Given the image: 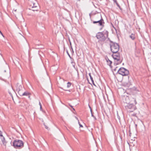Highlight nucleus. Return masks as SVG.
<instances>
[{
    "mask_svg": "<svg viewBox=\"0 0 151 151\" xmlns=\"http://www.w3.org/2000/svg\"><path fill=\"white\" fill-rule=\"evenodd\" d=\"M110 44L111 50L113 53L112 57L114 59V65L120 64L122 62V59L120 58L119 54L118 52L119 50V45L117 43L110 42Z\"/></svg>",
    "mask_w": 151,
    "mask_h": 151,
    "instance_id": "nucleus-1",
    "label": "nucleus"
},
{
    "mask_svg": "<svg viewBox=\"0 0 151 151\" xmlns=\"http://www.w3.org/2000/svg\"><path fill=\"white\" fill-rule=\"evenodd\" d=\"M108 32L104 31L103 32H99L96 35V37L99 41L101 42H104L108 37Z\"/></svg>",
    "mask_w": 151,
    "mask_h": 151,
    "instance_id": "nucleus-2",
    "label": "nucleus"
},
{
    "mask_svg": "<svg viewBox=\"0 0 151 151\" xmlns=\"http://www.w3.org/2000/svg\"><path fill=\"white\" fill-rule=\"evenodd\" d=\"M13 146L15 149H20L24 147V143L22 140L16 139L13 141Z\"/></svg>",
    "mask_w": 151,
    "mask_h": 151,
    "instance_id": "nucleus-3",
    "label": "nucleus"
},
{
    "mask_svg": "<svg viewBox=\"0 0 151 151\" xmlns=\"http://www.w3.org/2000/svg\"><path fill=\"white\" fill-rule=\"evenodd\" d=\"M96 18H98V19L96 21H93V24H96L97 23H98V24L99 26H101L102 27L100 29V30H101L102 28L104 27V20L102 17L101 16V14H99L96 16Z\"/></svg>",
    "mask_w": 151,
    "mask_h": 151,
    "instance_id": "nucleus-4",
    "label": "nucleus"
},
{
    "mask_svg": "<svg viewBox=\"0 0 151 151\" xmlns=\"http://www.w3.org/2000/svg\"><path fill=\"white\" fill-rule=\"evenodd\" d=\"M125 102L127 104L125 106V108L127 111L132 112L133 111L136 109V106L133 104H130L128 101H126Z\"/></svg>",
    "mask_w": 151,
    "mask_h": 151,
    "instance_id": "nucleus-5",
    "label": "nucleus"
},
{
    "mask_svg": "<svg viewBox=\"0 0 151 151\" xmlns=\"http://www.w3.org/2000/svg\"><path fill=\"white\" fill-rule=\"evenodd\" d=\"M29 9L35 11H38L40 9V7L38 4L37 3H34L31 2V3H29Z\"/></svg>",
    "mask_w": 151,
    "mask_h": 151,
    "instance_id": "nucleus-6",
    "label": "nucleus"
},
{
    "mask_svg": "<svg viewBox=\"0 0 151 151\" xmlns=\"http://www.w3.org/2000/svg\"><path fill=\"white\" fill-rule=\"evenodd\" d=\"M118 73L123 76H126L129 73V71L123 67L120 68L118 70Z\"/></svg>",
    "mask_w": 151,
    "mask_h": 151,
    "instance_id": "nucleus-7",
    "label": "nucleus"
},
{
    "mask_svg": "<svg viewBox=\"0 0 151 151\" xmlns=\"http://www.w3.org/2000/svg\"><path fill=\"white\" fill-rule=\"evenodd\" d=\"M16 91H17L19 95L20 93H21L23 91L22 86L19 84H17L16 85Z\"/></svg>",
    "mask_w": 151,
    "mask_h": 151,
    "instance_id": "nucleus-8",
    "label": "nucleus"
},
{
    "mask_svg": "<svg viewBox=\"0 0 151 151\" xmlns=\"http://www.w3.org/2000/svg\"><path fill=\"white\" fill-rule=\"evenodd\" d=\"M1 139L3 145L4 146H6L7 142L6 141L4 137L3 136V135L2 137H1Z\"/></svg>",
    "mask_w": 151,
    "mask_h": 151,
    "instance_id": "nucleus-9",
    "label": "nucleus"
},
{
    "mask_svg": "<svg viewBox=\"0 0 151 151\" xmlns=\"http://www.w3.org/2000/svg\"><path fill=\"white\" fill-rule=\"evenodd\" d=\"M130 102L131 104H133V102H134V104H137V102L136 101V99L135 96L133 97H131L130 99Z\"/></svg>",
    "mask_w": 151,
    "mask_h": 151,
    "instance_id": "nucleus-10",
    "label": "nucleus"
},
{
    "mask_svg": "<svg viewBox=\"0 0 151 151\" xmlns=\"http://www.w3.org/2000/svg\"><path fill=\"white\" fill-rule=\"evenodd\" d=\"M29 94V92H23V91L21 92L20 93L19 95L20 96H28Z\"/></svg>",
    "mask_w": 151,
    "mask_h": 151,
    "instance_id": "nucleus-11",
    "label": "nucleus"
},
{
    "mask_svg": "<svg viewBox=\"0 0 151 151\" xmlns=\"http://www.w3.org/2000/svg\"><path fill=\"white\" fill-rule=\"evenodd\" d=\"M129 37L132 40H134L136 38V35L132 33L131 35L129 36Z\"/></svg>",
    "mask_w": 151,
    "mask_h": 151,
    "instance_id": "nucleus-12",
    "label": "nucleus"
},
{
    "mask_svg": "<svg viewBox=\"0 0 151 151\" xmlns=\"http://www.w3.org/2000/svg\"><path fill=\"white\" fill-rule=\"evenodd\" d=\"M106 59L107 63L108 65H109L110 66H111V64L112 63V62L108 58H106Z\"/></svg>",
    "mask_w": 151,
    "mask_h": 151,
    "instance_id": "nucleus-13",
    "label": "nucleus"
},
{
    "mask_svg": "<svg viewBox=\"0 0 151 151\" xmlns=\"http://www.w3.org/2000/svg\"><path fill=\"white\" fill-rule=\"evenodd\" d=\"M89 76H90V79L91 81V82H92V83L94 85V81H93V78H92V76H91V73H89Z\"/></svg>",
    "mask_w": 151,
    "mask_h": 151,
    "instance_id": "nucleus-14",
    "label": "nucleus"
},
{
    "mask_svg": "<svg viewBox=\"0 0 151 151\" xmlns=\"http://www.w3.org/2000/svg\"><path fill=\"white\" fill-rule=\"evenodd\" d=\"M114 2H115L118 7L121 10H122V9L121 7L120 6H119L118 2H117L116 0H115L114 1Z\"/></svg>",
    "mask_w": 151,
    "mask_h": 151,
    "instance_id": "nucleus-15",
    "label": "nucleus"
},
{
    "mask_svg": "<svg viewBox=\"0 0 151 151\" xmlns=\"http://www.w3.org/2000/svg\"><path fill=\"white\" fill-rule=\"evenodd\" d=\"M71 84L70 82H68L67 83V87L68 88H69Z\"/></svg>",
    "mask_w": 151,
    "mask_h": 151,
    "instance_id": "nucleus-16",
    "label": "nucleus"
},
{
    "mask_svg": "<svg viewBox=\"0 0 151 151\" xmlns=\"http://www.w3.org/2000/svg\"><path fill=\"white\" fill-rule=\"evenodd\" d=\"M39 105L40 106V110L42 111V105L40 103V101H39Z\"/></svg>",
    "mask_w": 151,
    "mask_h": 151,
    "instance_id": "nucleus-17",
    "label": "nucleus"
},
{
    "mask_svg": "<svg viewBox=\"0 0 151 151\" xmlns=\"http://www.w3.org/2000/svg\"><path fill=\"white\" fill-rule=\"evenodd\" d=\"M44 126H45V128L46 129H49V128H48V127L47 125H46L45 124V123H44Z\"/></svg>",
    "mask_w": 151,
    "mask_h": 151,
    "instance_id": "nucleus-18",
    "label": "nucleus"
},
{
    "mask_svg": "<svg viewBox=\"0 0 151 151\" xmlns=\"http://www.w3.org/2000/svg\"><path fill=\"white\" fill-rule=\"evenodd\" d=\"M67 53L68 54V55L69 56V57H70V58L71 59H72V58H71V56H70V54H69V53H68V51H67Z\"/></svg>",
    "mask_w": 151,
    "mask_h": 151,
    "instance_id": "nucleus-19",
    "label": "nucleus"
},
{
    "mask_svg": "<svg viewBox=\"0 0 151 151\" xmlns=\"http://www.w3.org/2000/svg\"><path fill=\"white\" fill-rule=\"evenodd\" d=\"M3 136L2 132L0 130V136L2 137Z\"/></svg>",
    "mask_w": 151,
    "mask_h": 151,
    "instance_id": "nucleus-20",
    "label": "nucleus"
},
{
    "mask_svg": "<svg viewBox=\"0 0 151 151\" xmlns=\"http://www.w3.org/2000/svg\"><path fill=\"white\" fill-rule=\"evenodd\" d=\"M73 61H74V60L73 59L71 61V63H73L74 64V65H73V66H75V63H73Z\"/></svg>",
    "mask_w": 151,
    "mask_h": 151,
    "instance_id": "nucleus-21",
    "label": "nucleus"
},
{
    "mask_svg": "<svg viewBox=\"0 0 151 151\" xmlns=\"http://www.w3.org/2000/svg\"><path fill=\"white\" fill-rule=\"evenodd\" d=\"M91 115H92V116L94 119L95 120L96 119V117L94 116V115L93 114H92V113H91Z\"/></svg>",
    "mask_w": 151,
    "mask_h": 151,
    "instance_id": "nucleus-22",
    "label": "nucleus"
},
{
    "mask_svg": "<svg viewBox=\"0 0 151 151\" xmlns=\"http://www.w3.org/2000/svg\"><path fill=\"white\" fill-rule=\"evenodd\" d=\"M78 123L79 124V126H80V127H83L82 125L80 123V122H78Z\"/></svg>",
    "mask_w": 151,
    "mask_h": 151,
    "instance_id": "nucleus-23",
    "label": "nucleus"
},
{
    "mask_svg": "<svg viewBox=\"0 0 151 151\" xmlns=\"http://www.w3.org/2000/svg\"><path fill=\"white\" fill-rule=\"evenodd\" d=\"M125 99L126 100H128L129 99V98L128 97H127L125 98Z\"/></svg>",
    "mask_w": 151,
    "mask_h": 151,
    "instance_id": "nucleus-24",
    "label": "nucleus"
},
{
    "mask_svg": "<svg viewBox=\"0 0 151 151\" xmlns=\"http://www.w3.org/2000/svg\"><path fill=\"white\" fill-rule=\"evenodd\" d=\"M0 33L1 35H2V36L3 37H4V36L3 35L2 33V32H1V31L0 30Z\"/></svg>",
    "mask_w": 151,
    "mask_h": 151,
    "instance_id": "nucleus-25",
    "label": "nucleus"
},
{
    "mask_svg": "<svg viewBox=\"0 0 151 151\" xmlns=\"http://www.w3.org/2000/svg\"><path fill=\"white\" fill-rule=\"evenodd\" d=\"M70 106L72 107V108L73 109V110H75V109L73 107V106L71 105H70Z\"/></svg>",
    "mask_w": 151,
    "mask_h": 151,
    "instance_id": "nucleus-26",
    "label": "nucleus"
},
{
    "mask_svg": "<svg viewBox=\"0 0 151 151\" xmlns=\"http://www.w3.org/2000/svg\"><path fill=\"white\" fill-rule=\"evenodd\" d=\"M117 68H118V67H116L115 68V69H114V70L115 71H116V70H117Z\"/></svg>",
    "mask_w": 151,
    "mask_h": 151,
    "instance_id": "nucleus-27",
    "label": "nucleus"
},
{
    "mask_svg": "<svg viewBox=\"0 0 151 151\" xmlns=\"http://www.w3.org/2000/svg\"><path fill=\"white\" fill-rule=\"evenodd\" d=\"M97 18H98V19H96V21L98 19V18H98V17H97Z\"/></svg>",
    "mask_w": 151,
    "mask_h": 151,
    "instance_id": "nucleus-28",
    "label": "nucleus"
},
{
    "mask_svg": "<svg viewBox=\"0 0 151 151\" xmlns=\"http://www.w3.org/2000/svg\"><path fill=\"white\" fill-rule=\"evenodd\" d=\"M4 72H6V70H4Z\"/></svg>",
    "mask_w": 151,
    "mask_h": 151,
    "instance_id": "nucleus-29",
    "label": "nucleus"
},
{
    "mask_svg": "<svg viewBox=\"0 0 151 151\" xmlns=\"http://www.w3.org/2000/svg\"><path fill=\"white\" fill-rule=\"evenodd\" d=\"M77 1H80V0H76Z\"/></svg>",
    "mask_w": 151,
    "mask_h": 151,
    "instance_id": "nucleus-30",
    "label": "nucleus"
},
{
    "mask_svg": "<svg viewBox=\"0 0 151 151\" xmlns=\"http://www.w3.org/2000/svg\"><path fill=\"white\" fill-rule=\"evenodd\" d=\"M64 90H65V91H68V90H65V89Z\"/></svg>",
    "mask_w": 151,
    "mask_h": 151,
    "instance_id": "nucleus-31",
    "label": "nucleus"
}]
</instances>
